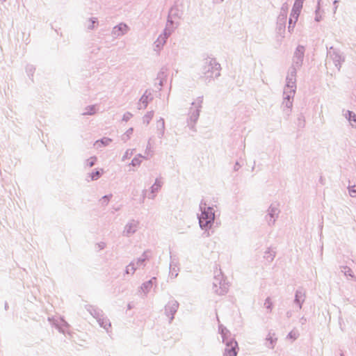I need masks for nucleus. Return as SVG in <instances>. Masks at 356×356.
Instances as JSON below:
<instances>
[{
  "instance_id": "1",
  "label": "nucleus",
  "mask_w": 356,
  "mask_h": 356,
  "mask_svg": "<svg viewBox=\"0 0 356 356\" xmlns=\"http://www.w3.org/2000/svg\"><path fill=\"white\" fill-rule=\"evenodd\" d=\"M220 65L215 58H207L204 60L202 67V79L204 82L209 83L220 75Z\"/></svg>"
},
{
  "instance_id": "2",
  "label": "nucleus",
  "mask_w": 356,
  "mask_h": 356,
  "mask_svg": "<svg viewBox=\"0 0 356 356\" xmlns=\"http://www.w3.org/2000/svg\"><path fill=\"white\" fill-rule=\"evenodd\" d=\"M203 104V96L197 97L189 108L186 119L187 126L193 131H195V124L199 119Z\"/></svg>"
},
{
  "instance_id": "3",
  "label": "nucleus",
  "mask_w": 356,
  "mask_h": 356,
  "mask_svg": "<svg viewBox=\"0 0 356 356\" xmlns=\"http://www.w3.org/2000/svg\"><path fill=\"white\" fill-rule=\"evenodd\" d=\"M200 210L201 211V214H197L198 222H203V220H205V222H213L215 220V211L213 207H208L207 204L202 200L200 203Z\"/></svg>"
},
{
  "instance_id": "4",
  "label": "nucleus",
  "mask_w": 356,
  "mask_h": 356,
  "mask_svg": "<svg viewBox=\"0 0 356 356\" xmlns=\"http://www.w3.org/2000/svg\"><path fill=\"white\" fill-rule=\"evenodd\" d=\"M296 74L297 72L294 68H289L286 77V84L284 88L283 92H291L292 94H296Z\"/></svg>"
},
{
  "instance_id": "5",
  "label": "nucleus",
  "mask_w": 356,
  "mask_h": 356,
  "mask_svg": "<svg viewBox=\"0 0 356 356\" xmlns=\"http://www.w3.org/2000/svg\"><path fill=\"white\" fill-rule=\"evenodd\" d=\"M305 50V49L304 46L298 45L294 52L292 65L290 68H294L296 72L302 67Z\"/></svg>"
},
{
  "instance_id": "6",
  "label": "nucleus",
  "mask_w": 356,
  "mask_h": 356,
  "mask_svg": "<svg viewBox=\"0 0 356 356\" xmlns=\"http://www.w3.org/2000/svg\"><path fill=\"white\" fill-rule=\"evenodd\" d=\"M328 59L332 60L337 70L339 71L342 63L344 62L345 58L340 53V51L333 47H331L327 53Z\"/></svg>"
},
{
  "instance_id": "7",
  "label": "nucleus",
  "mask_w": 356,
  "mask_h": 356,
  "mask_svg": "<svg viewBox=\"0 0 356 356\" xmlns=\"http://www.w3.org/2000/svg\"><path fill=\"white\" fill-rule=\"evenodd\" d=\"M280 212L279 204L276 203L271 204L267 211L266 220L269 222H275L278 218Z\"/></svg>"
},
{
  "instance_id": "8",
  "label": "nucleus",
  "mask_w": 356,
  "mask_h": 356,
  "mask_svg": "<svg viewBox=\"0 0 356 356\" xmlns=\"http://www.w3.org/2000/svg\"><path fill=\"white\" fill-rule=\"evenodd\" d=\"M130 30L129 26L123 22L115 26L111 31V35L115 38H119L126 35Z\"/></svg>"
},
{
  "instance_id": "9",
  "label": "nucleus",
  "mask_w": 356,
  "mask_h": 356,
  "mask_svg": "<svg viewBox=\"0 0 356 356\" xmlns=\"http://www.w3.org/2000/svg\"><path fill=\"white\" fill-rule=\"evenodd\" d=\"M295 94H292L291 92H283V100L282 103V106L283 107L284 111L285 108L287 109V114L289 115L291 109L293 106V98Z\"/></svg>"
},
{
  "instance_id": "10",
  "label": "nucleus",
  "mask_w": 356,
  "mask_h": 356,
  "mask_svg": "<svg viewBox=\"0 0 356 356\" xmlns=\"http://www.w3.org/2000/svg\"><path fill=\"white\" fill-rule=\"evenodd\" d=\"M153 99V95L149 90H146L144 94L141 96L138 103V109H145L147 108L148 104Z\"/></svg>"
},
{
  "instance_id": "11",
  "label": "nucleus",
  "mask_w": 356,
  "mask_h": 356,
  "mask_svg": "<svg viewBox=\"0 0 356 356\" xmlns=\"http://www.w3.org/2000/svg\"><path fill=\"white\" fill-rule=\"evenodd\" d=\"M237 346V342L234 340H231L229 342H227L224 356H236L237 352L236 349Z\"/></svg>"
},
{
  "instance_id": "12",
  "label": "nucleus",
  "mask_w": 356,
  "mask_h": 356,
  "mask_svg": "<svg viewBox=\"0 0 356 356\" xmlns=\"http://www.w3.org/2000/svg\"><path fill=\"white\" fill-rule=\"evenodd\" d=\"M286 19V8L284 6L282 7L280 14L277 18V29L279 31L284 30L285 29V24Z\"/></svg>"
},
{
  "instance_id": "13",
  "label": "nucleus",
  "mask_w": 356,
  "mask_h": 356,
  "mask_svg": "<svg viewBox=\"0 0 356 356\" xmlns=\"http://www.w3.org/2000/svg\"><path fill=\"white\" fill-rule=\"evenodd\" d=\"M302 0H296L291 13V16L294 17L295 22H297L300 10L302 8Z\"/></svg>"
},
{
  "instance_id": "14",
  "label": "nucleus",
  "mask_w": 356,
  "mask_h": 356,
  "mask_svg": "<svg viewBox=\"0 0 356 356\" xmlns=\"http://www.w3.org/2000/svg\"><path fill=\"white\" fill-rule=\"evenodd\" d=\"M156 134L159 138H162L165 134V122L163 118H160L156 121Z\"/></svg>"
},
{
  "instance_id": "15",
  "label": "nucleus",
  "mask_w": 356,
  "mask_h": 356,
  "mask_svg": "<svg viewBox=\"0 0 356 356\" xmlns=\"http://www.w3.org/2000/svg\"><path fill=\"white\" fill-rule=\"evenodd\" d=\"M163 185V179L161 177L156 178L154 183L150 187V191H152V193L157 194L161 189Z\"/></svg>"
},
{
  "instance_id": "16",
  "label": "nucleus",
  "mask_w": 356,
  "mask_h": 356,
  "mask_svg": "<svg viewBox=\"0 0 356 356\" xmlns=\"http://www.w3.org/2000/svg\"><path fill=\"white\" fill-rule=\"evenodd\" d=\"M343 116L349 121L350 126L356 129V114L350 111H346Z\"/></svg>"
},
{
  "instance_id": "17",
  "label": "nucleus",
  "mask_w": 356,
  "mask_h": 356,
  "mask_svg": "<svg viewBox=\"0 0 356 356\" xmlns=\"http://www.w3.org/2000/svg\"><path fill=\"white\" fill-rule=\"evenodd\" d=\"M182 15V11L179 8L178 6L175 5L172 6L169 12L168 17L170 19L172 18H181Z\"/></svg>"
},
{
  "instance_id": "18",
  "label": "nucleus",
  "mask_w": 356,
  "mask_h": 356,
  "mask_svg": "<svg viewBox=\"0 0 356 356\" xmlns=\"http://www.w3.org/2000/svg\"><path fill=\"white\" fill-rule=\"evenodd\" d=\"M112 142V139L107 137H104L103 138L100 140H97L94 143V146L97 149H99L102 147H106L110 145V143Z\"/></svg>"
},
{
  "instance_id": "19",
  "label": "nucleus",
  "mask_w": 356,
  "mask_h": 356,
  "mask_svg": "<svg viewBox=\"0 0 356 356\" xmlns=\"http://www.w3.org/2000/svg\"><path fill=\"white\" fill-rule=\"evenodd\" d=\"M154 137L152 136L148 139L147 144L146 146L145 154L147 155V159L148 157H152L153 156V147H154ZM146 157V156H145Z\"/></svg>"
},
{
  "instance_id": "20",
  "label": "nucleus",
  "mask_w": 356,
  "mask_h": 356,
  "mask_svg": "<svg viewBox=\"0 0 356 356\" xmlns=\"http://www.w3.org/2000/svg\"><path fill=\"white\" fill-rule=\"evenodd\" d=\"M166 39L159 35L156 40L154 42V50L155 51L159 52L164 46V44L166 43Z\"/></svg>"
},
{
  "instance_id": "21",
  "label": "nucleus",
  "mask_w": 356,
  "mask_h": 356,
  "mask_svg": "<svg viewBox=\"0 0 356 356\" xmlns=\"http://www.w3.org/2000/svg\"><path fill=\"white\" fill-rule=\"evenodd\" d=\"M96 108L95 105L88 106L85 108L84 111L83 112L82 115H94L96 113Z\"/></svg>"
},
{
  "instance_id": "22",
  "label": "nucleus",
  "mask_w": 356,
  "mask_h": 356,
  "mask_svg": "<svg viewBox=\"0 0 356 356\" xmlns=\"http://www.w3.org/2000/svg\"><path fill=\"white\" fill-rule=\"evenodd\" d=\"M141 158L147 159V157H145V156H142L140 154H138L132 159L131 165H132L133 166H139L142 162Z\"/></svg>"
},
{
  "instance_id": "23",
  "label": "nucleus",
  "mask_w": 356,
  "mask_h": 356,
  "mask_svg": "<svg viewBox=\"0 0 356 356\" xmlns=\"http://www.w3.org/2000/svg\"><path fill=\"white\" fill-rule=\"evenodd\" d=\"M112 197H113L112 194L106 195L103 196L99 200V204L102 205V207L107 206Z\"/></svg>"
},
{
  "instance_id": "24",
  "label": "nucleus",
  "mask_w": 356,
  "mask_h": 356,
  "mask_svg": "<svg viewBox=\"0 0 356 356\" xmlns=\"http://www.w3.org/2000/svg\"><path fill=\"white\" fill-rule=\"evenodd\" d=\"M154 116V111H149L147 112L143 118V123L146 124L147 125L149 124V122L152 119Z\"/></svg>"
},
{
  "instance_id": "25",
  "label": "nucleus",
  "mask_w": 356,
  "mask_h": 356,
  "mask_svg": "<svg viewBox=\"0 0 356 356\" xmlns=\"http://www.w3.org/2000/svg\"><path fill=\"white\" fill-rule=\"evenodd\" d=\"M165 29L173 33V31L175 29V27L174 26V22L172 19H170L169 17H168V20H167V22L165 24Z\"/></svg>"
},
{
  "instance_id": "26",
  "label": "nucleus",
  "mask_w": 356,
  "mask_h": 356,
  "mask_svg": "<svg viewBox=\"0 0 356 356\" xmlns=\"http://www.w3.org/2000/svg\"><path fill=\"white\" fill-rule=\"evenodd\" d=\"M133 131V128H129V129H127L124 134L122 136V140H124V142L127 141L132 135Z\"/></svg>"
},
{
  "instance_id": "27",
  "label": "nucleus",
  "mask_w": 356,
  "mask_h": 356,
  "mask_svg": "<svg viewBox=\"0 0 356 356\" xmlns=\"http://www.w3.org/2000/svg\"><path fill=\"white\" fill-rule=\"evenodd\" d=\"M98 23L97 18L92 17L89 19V24L88 29L92 30L95 28V25Z\"/></svg>"
},
{
  "instance_id": "28",
  "label": "nucleus",
  "mask_w": 356,
  "mask_h": 356,
  "mask_svg": "<svg viewBox=\"0 0 356 356\" xmlns=\"http://www.w3.org/2000/svg\"><path fill=\"white\" fill-rule=\"evenodd\" d=\"M96 161H97V157L92 156L86 161V163H85L86 165L91 168L95 164Z\"/></svg>"
},
{
  "instance_id": "29",
  "label": "nucleus",
  "mask_w": 356,
  "mask_h": 356,
  "mask_svg": "<svg viewBox=\"0 0 356 356\" xmlns=\"http://www.w3.org/2000/svg\"><path fill=\"white\" fill-rule=\"evenodd\" d=\"M35 70L33 65H27L26 67V72L29 76H32Z\"/></svg>"
},
{
  "instance_id": "30",
  "label": "nucleus",
  "mask_w": 356,
  "mask_h": 356,
  "mask_svg": "<svg viewBox=\"0 0 356 356\" xmlns=\"http://www.w3.org/2000/svg\"><path fill=\"white\" fill-rule=\"evenodd\" d=\"M348 190L350 196L356 197V185L349 186Z\"/></svg>"
},
{
  "instance_id": "31",
  "label": "nucleus",
  "mask_w": 356,
  "mask_h": 356,
  "mask_svg": "<svg viewBox=\"0 0 356 356\" xmlns=\"http://www.w3.org/2000/svg\"><path fill=\"white\" fill-rule=\"evenodd\" d=\"M101 172L99 170H95L90 174L91 180H97L101 177Z\"/></svg>"
},
{
  "instance_id": "32",
  "label": "nucleus",
  "mask_w": 356,
  "mask_h": 356,
  "mask_svg": "<svg viewBox=\"0 0 356 356\" xmlns=\"http://www.w3.org/2000/svg\"><path fill=\"white\" fill-rule=\"evenodd\" d=\"M165 77V74L164 72L161 71L159 73L157 79H159V86H162L163 83V79Z\"/></svg>"
},
{
  "instance_id": "33",
  "label": "nucleus",
  "mask_w": 356,
  "mask_h": 356,
  "mask_svg": "<svg viewBox=\"0 0 356 356\" xmlns=\"http://www.w3.org/2000/svg\"><path fill=\"white\" fill-rule=\"evenodd\" d=\"M134 149H127L124 156H122V161H125L130 158V156L133 154Z\"/></svg>"
},
{
  "instance_id": "34",
  "label": "nucleus",
  "mask_w": 356,
  "mask_h": 356,
  "mask_svg": "<svg viewBox=\"0 0 356 356\" xmlns=\"http://www.w3.org/2000/svg\"><path fill=\"white\" fill-rule=\"evenodd\" d=\"M132 113H131L130 112H126L125 113H124L122 116V120L124 122H127L132 118Z\"/></svg>"
},
{
  "instance_id": "35",
  "label": "nucleus",
  "mask_w": 356,
  "mask_h": 356,
  "mask_svg": "<svg viewBox=\"0 0 356 356\" xmlns=\"http://www.w3.org/2000/svg\"><path fill=\"white\" fill-rule=\"evenodd\" d=\"M172 33V32L171 31H167L166 29H164L163 33L160 35V36H162L165 39H168L170 35Z\"/></svg>"
},
{
  "instance_id": "36",
  "label": "nucleus",
  "mask_w": 356,
  "mask_h": 356,
  "mask_svg": "<svg viewBox=\"0 0 356 356\" xmlns=\"http://www.w3.org/2000/svg\"><path fill=\"white\" fill-rule=\"evenodd\" d=\"M294 25L295 24H293V23H292V17L290 16L289 21V26H288V29H289V32L293 31V29L294 28Z\"/></svg>"
},
{
  "instance_id": "37",
  "label": "nucleus",
  "mask_w": 356,
  "mask_h": 356,
  "mask_svg": "<svg viewBox=\"0 0 356 356\" xmlns=\"http://www.w3.org/2000/svg\"><path fill=\"white\" fill-rule=\"evenodd\" d=\"M318 10H319V4L318 5L317 9L316 10L315 20L316 22H319L321 19V17L319 15Z\"/></svg>"
},
{
  "instance_id": "38",
  "label": "nucleus",
  "mask_w": 356,
  "mask_h": 356,
  "mask_svg": "<svg viewBox=\"0 0 356 356\" xmlns=\"http://www.w3.org/2000/svg\"><path fill=\"white\" fill-rule=\"evenodd\" d=\"M156 196V193H152V191L149 193L147 197L150 200H154Z\"/></svg>"
},
{
  "instance_id": "39",
  "label": "nucleus",
  "mask_w": 356,
  "mask_h": 356,
  "mask_svg": "<svg viewBox=\"0 0 356 356\" xmlns=\"http://www.w3.org/2000/svg\"><path fill=\"white\" fill-rule=\"evenodd\" d=\"M241 167V165L239 164V163L236 162V163L234 165V170L236 172L240 169Z\"/></svg>"
},
{
  "instance_id": "40",
  "label": "nucleus",
  "mask_w": 356,
  "mask_h": 356,
  "mask_svg": "<svg viewBox=\"0 0 356 356\" xmlns=\"http://www.w3.org/2000/svg\"><path fill=\"white\" fill-rule=\"evenodd\" d=\"M338 2H339V1H338L337 0H335V1H334V2H333V5H334V13L336 12V10H337V7H338L337 3H338Z\"/></svg>"
},
{
  "instance_id": "41",
  "label": "nucleus",
  "mask_w": 356,
  "mask_h": 356,
  "mask_svg": "<svg viewBox=\"0 0 356 356\" xmlns=\"http://www.w3.org/2000/svg\"><path fill=\"white\" fill-rule=\"evenodd\" d=\"M134 268L133 266V265H129L127 268V272L129 273V271H134Z\"/></svg>"
},
{
  "instance_id": "42",
  "label": "nucleus",
  "mask_w": 356,
  "mask_h": 356,
  "mask_svg": "<svg viewBox=\"0 0 356 356\" xmlns=\"http://www.w3.org/2000/svg\"><path fill=\"white\" fill-rule=\"evenodd\" d=\"M147 193V190H143V198H145V197L146 196Z\"/></svg>"
},
{
  "instance_id": "43",
  "label": "nucleus",
  "mask_w": 356,
  "mask_h": 356,
  "mask_svg": "<svg viewBox=\"0 0 356 356\" xmlns=\"http://www.w3.org/2000/svg\"><path fill=\"white\" fill-rule=\"evenodd\" d=\"M216 3H221L223 1V0H213Z\"/></svg>"
},
{
  "instance_id": "44",
  "label": "nucleus",
  "mask_w": 356,
  "mask_h": 356,
  "mask_svg": "<svg viewBox=\"0 0 356 356\" xmlns=\"http://www.w3.org/2000/svg\"><path fill=\"white\" fill-rule=\"evenodd\" d=\"M292 23H293V24H296L294 17H292Z\"/></svg>"
},
{
  "instance_id": "45",
  "label": "nucleus",
  "mask_w": 356,
  "mask_h": 356,
  "mask_svg": "<svg viewBox=\"0 0 356 356\" xmlns=\"http://www.w3.org/2000/svg\"><path fill=\"white\" fill-rule=\"evenodd\" d=\"M0 1H1V3H3V2L6 1V0H0Z\"/></svg>"
},
{
  "instance_id": "46",
  "label": "nucleus",
  "mask_w": 356,
  "mask_h": 356,
  "mask_svg": "<svg viewBox=\"0 0 356 356\" xmlns=\"http://www.w3.org/2000/svg\"><path fill=\"white\" fill-rule=\"evenodd\" d=\"M304 1V0H302V2Z\"/></svg>"
}]
</instances>
